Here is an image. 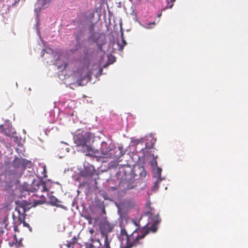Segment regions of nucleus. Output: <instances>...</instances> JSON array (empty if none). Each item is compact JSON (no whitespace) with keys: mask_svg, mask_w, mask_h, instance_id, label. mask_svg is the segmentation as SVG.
Here are the masks:
<instances>
[{"mask_svg":"<svg viewBox=\"0 0 248 248\" xmlns=\"http://www.w3.org/2000/svg\"><path fill=\"white\" fill-rule=\"evenodd\" d=\"M105 237L104 247V248H110V243L111 240H109L108 235L103 236Z\"/></svg>","mask_w":248,"mask_h":248,"instance_id":"9d476101","label":"nucleus"},{"mask_svg":"<svg viewBox=\"0 0 248 248\" xmlns=\"http://www.w3.org/2000/svg\"><path fill=\"white\" fill-rule=\"evenodd\" d=\"M20 244H21V242H19L18 244H17V246H19L20 245Z\"/></svg>","mask_w":248,"mask_h":248,"instance_id":"c85d7f7f","label":"nucleus"},{"mask_svg":"<svg viewBox=\"0 0 248 248\" xmlns=\"http://www.w3.org/2000/svg\"><path fill=\"white\" fill-rule=\"evenodd\" d=\"M146 207L147 210L145 215L151 218L153 222L150 227L147 228L146 226H144L141 230H139L138 232L136 231V235L143 230H147L148 233L150 232L153 233L155 232L157 230L158 225L161 221V219L158 214L155 215V209L151 207L150 203H148L146 204Z\"/></svg>","mask_w":248,"mask_h":248,"instance_id":"7ed1b4c3","label":"nucleus"},{"mask_svg":"<svg viewBox=\"0 0 248 248\" xmlns=\"http://www.w3.org/2000/svg\"><path fill=\"white\" fill-rule=\"evenodd\" d=\"M113 228V225L108 221H104L101 223L99 226V230L102 236L108 235V234L112 231Z\"/></svg>","mask_w":248,"mask_h":248,"instance_id":"39448f33","label":"nucleus"},{"mask_svg":"<svg viewBox=\"0 0 248 248\" xmlns=\"http://www.w3.org/2000/svg\"><path fill=\"white\" fill-rule=\"evenodd\" d=\"M54 206H56V207H63V206L60 204V202H53V205Z\"/></svg>","mask_w":248,"mask_h":248,"instance_id":"4468645a","label":"nucleus"},{"mask_svg":"<svg viewBox=\"0 0 248 248\" xmlns=\"http://www.w3.org/2000/svg\"><path fill=\"white\" fill-rule=\"evenodd\" d=\"M95 241L94 239L93 238H91V242L93 243Z\"/></svg>","mask_w":248,"mask_h":248,"instance_id":"393cba45","label":"nucleus"},{"mask_svg":"<svg viewBox=\"0 0 248 248\" xmlns=\"http://www.w3.org/2000/svg\"><path fill=\"white\" fill-rule=\"evenodd\" d=\"M91 139V133L88 132H82L78 134L75 138V143L79 147L81 148V151L83 153H86L87 156H92L90 153L91 152L94 154H99V151L93 148L90 145H88L87 143L89 142Z\"/></svg>","mask_w":248,"mask_h":248,"instance_id":"f257e3e1","label":"nucleus"},{"mask_svg":"<svg viewBox=\"0 0 248 248\" xmlns=\"http://www.w3.org/2000/svg\"><path fill=\"white\" fill-rule=\"evenodd\" d=\"M122 149L123 148L121 147L114 148L113 144L108 145L107 142L103 141L100 148V155L99 156L103 158H111L117 160L124 154Z\"/></svg>","mask_w":248,"mask_h":248,"instance_id":"f03ea898","label":"nucleus"},{"mask_svg":"<svg viewBox=\"0 0 248 248\" xmlns=\"http://www.w3.org/2000/svg\"><path fill=\"white\" fill-rule=\"evenodd\" d=\"M136 232L135 231L131 235L127 236L126 245L122 248H131L133 247H136L138 245L142 244L143 242L141 240L148 234V231L147 230H143L137 235H136Z\"/></svg>","mask_w":248,"mask_h":248,"instance_id":"20e7f679","label":"nucleus"},{"mask_svg":"<svg viewBox=\"0 0 248 248\" xmlns=\"http://www.w3.org/2000/svg\"><path fill=\"white\" fill-rule=\"evenodd\" d=\"M161 14H160L158 15V16L160 17L161 16Z\"/></svg>","mask_w":248,"mask_h":248,"instance_id":"2f4dec72","label":"nucleus"},{"mask_svg":"<svg viewBox=\"0 0 248 248\" xmlns=\"http://www.w3.org/2000/svg\"><path fill=\"white\" fill-rule=\"evenodd\" d=\"M24 226H25V227H27V228H29V230H30V232H31V231H32V229H31V228L30 227V225H29L28 223H26V222H24Z\"/></svg>","mask_w":248,"mask_h":248,"instance_id":"a211bd4d","label":"nucleus"},{"mask_svg":"<svg viewBox=\"0 0 248 248\" xmlns=\"http://www.w3.org/2000/svg\"><path fill=\"white\" fill-rule=\"evenodd\" d=\"M112 153H113V154H119V153H118V152H115V151H113V152H112Z\"/></svg>","mask_w":248,"mask_h":248,"instance_id":"a878e982","label":"nucleus"},{"mask_svg":"<svg viewBox=\"0 0 248 248\" xmlns=\"http://www.w3.org/2000/svg\"><path fill=\"white\" fill-rule=\"evenodd\" d=\"M96 241H97L98 242L100 243V241H99V239H97V240H96Z\"/></svg>","mask_w":248,"mask_h":248,"instance_id":"7c9ffc66","label":"nucleus"},{"mask_svg":"<svg viewBox=\"0 0 248 248\" xmlns=\"http://www.w3.org/2000/svg\"><path fill=\"white\" fill-rule=\"evenodd\" d=\"M93 173V170H88L87 169H85L84 172V176L87 177L92 176Z\"/></svg>","mask_w":248,"mask_h":248,"instance_id":"9b49d317","label":"nucleus"},{"mask_svg":"<svg viewBox=\"0 0 248 248\" xmlns=\"http://www.w3.org/2000/svg\"><path fill=\"white\" fill-rule=\"evenodd\" d=\"M152 155H153V158H154V160L153 161V163H155V165L156 166H157V161L156 160V158H157V156L156 155V156H155L154 155H153V154Z\"/></svg>","mask_w":248,"mask_h":248,"instance_id":"dca6fc26","label":"nucleus"},{"mask_svg":"<svg viewBox=\"0 0 248 248\" xmlns=\"http://www.w3.org/2000/svg\"><path fill=\"white\" fill-rule=\"evenodd\" d=\"M88 247L89 248H94V246L92 243H90L88 245Z\"/></svg>","mask_w":248,"mask_h":248,"instance_id":"412c9836","label":"nucleus"},{"mask_svg":"<svg viewBox=\"0 0 248 248\" xmlns=\"http://www.w3.org/2000/svg\"><path fill=\"white\" fill-rule=\"evenodd\" d=\"M71 243L68 244L67 245V247H68V248H70V247H71Z\"/></svg>","mask_w":248,"mask_h":248,"instance_id":"cd10ccee","label":"nucleus"},{"mask_svg":"<svg viewBox=\"0 0 248 248\" xmlns=\"http://www.w3.org/2000/svg\"><path fill=\"white\" fill-rule=\"evenodd\" d=\"M155 23L154 22H152L151 23L149 24V25H155Z\"/></svg>","mask_w":248,"mask_h":248,"instance_id":"bb28decb","label":"nucleus"},{"mask_svg":"<svg viewBox=\"0 0 248 248\" xmlns=\"http://www.w3.org/2000/svg\"><path fill=\"white\" fill-rule=\"evenodd\" d=\"M122 42L123 44V46H120V47L119 48V49L121 50H122L123 49V46H124L126 44V43L123 37H122Z\"/></svg>","mask_w":248,"mask_h":248,"instance_id":"2eb2a0df","label":"nucleus"},{"mask_svg":"<svg viewBox=\"0 0 248 248\" xmlns=\"http://www.w3.org/2000/svg\"><path fill=\"white\" fill-rule=\"evenodd\" d=\"M13 227H14V230L16 231L17 228V226L14 224Z\"/></svg>","mask_w":248,"mask_h":248,"instance_id":"b1692460","label":"nucleus"},{"mask_svg":"<svg viewBox=\"0 0 248 248\" xmlns=\"http://www.w3.org/2000/svg\"><path fill=\"white\" fill-rule=\"evenodd\" d=\"M51 0H42V6L43 8H46L51 2Z\"/></svg>","mask_w":248,"mask_h":248,"instance_id":"f8f14e48","label":"nucleus"},{"mask_svg":"<svg viewBox=\"0 0 248 248\" xmlns=\"http://www.w3.org/2000/svg\"><path fill=\"white\" fill-rule=\"evenodd\" d=\"M6 220H7V219L6 218L5 220V222H6ZM12 227V226L9 225L8 223H5V228L8 230H10Z\"/></svg>","mask_w":248,"mask_h":248,"instance_id":"f3484780","label":"nucleus"},{"mask_svg":"<svg viewBox=\"0 0 248 248\" xmlns=\"http://www.w3.org/2000/svg\"><path fill=\"white\" fill-rule=\"evenodd\" d=\"M15 216L14 215L13 216V219L14 220L15 219Z\"/></svg>","mask_w":248,"mask_h":248,"instance_id":"c756f323","label":"nucleus"},{"mask_svg":"<svg viewBox=\"0 0 248 248\" xmlns=\"http://www.w3.org/2000/svg\"><path fill=\"white\" fill-rule=\"evenodd\" d=\"M145 148L152 149L154 147L156 139L152 135L146 136L145 138Z\"/></svg>","mask_w":248,"mask_h":248,"instance_id":"423d86ee","label":"nucleus"},{"mask_svg":"<svg viewBox=\"0 0 248 248\" xmlns=\"http://www.w3.org/2000/svg\"><path fill=\"white\" fill-rule=\"evenodd\" d=\"M37 188L35 189L36 190H40L41 192H46L47 191L46 185L43 181H40L37 184Z\"/></svg>","mask_w":248,"mask_h":248,"instance_id":"6e6552de","label":"nucleus"},{"mask_svg":"<svg viewBox=\"0 0 248 248\" xmlns=\"http://www.w3.org/2000/svg\"><path fill=\"white\" fill-rule=\"evenodd\" d=\"M157 185H158V182H157V181H155V183H154V188L155 189H157V188H158V186H157Z\"/></svg>","mask_w":248,"mask_h":248,"instance_id":"6ab92c4d","label":"nucleus"},{"mask_svg":"<svg viewBox=\"0 0 248 248\" xmlns=\"http://www.w3.org/2000/svg\"><path fill=\"white\" fill-rule=\"evenodd\" d=\"M53 202H61L56 198L52 196L50 198V203H51V205H53Z\"/></svg>","mask_w":248,"mask_h":248,"instance_id":"ddd939ff","label":"nucleus"},{"mask_svg":"<svg viewBox=\"0 0 248 248\" xmlns=\"http://www.w3.org/2000/svg\"><path fill=\"white\" fill-rule=\"evenodd\" d=\"M176 0H170V2L172 3L171 5L170 6V8H171L173 6V2H174Z\"/></svg>","mask_w":248,"mask_h":248,"instance_id":"5701e85b","label":"nucleus"},{"mask_svg":"<svg viewBox=\"0 0 248 248\" xmlns=\"http://www.w3.org/2000/svg\"><path fill=\"white\" fill-rule=\"evenodd\" d=\"M139 175L141 179H142L146 175V171L143 167H140L139 168Z\"/></svg>","mask_w":248,"mask_h":248,"instance_id":"1a4fd4ad","label":"nucleus"},{"mask_svg":"<svg viewBox=\"0 0 248 248\" xmlns=\"http://www.w3.org/2000/svg\"><path fill=\"white\" fill-rule=\"evenodd\" d=\"M157 173L160 175L161 172V169L160 168H157Z\"/></svg>","mask_w":248,"mask_h":248,"instance_id":"4be33fe9","label":"nucleus"},{"mask_svg":"<svg viewBox=\"0 0 248 248\" xmlns=\"http://www.w3.org/2000/svg\"><path fill=\"white\" fill-rule=\"evenodd\" d=\"M89 232L92 235L94 233V231L93 229H90L89 230Z\"/></svg>","mask_w":248,"mask_h":248,"instance_id":"aec40b11","label":"nucleus"},{"mask_svg":"<svg viewBox=\"0 0 248 248\" xmlns=\"http://www.w3.org/2000/svg\"><path fill=\"white\" fill-rule=\"evenodd\" d=\"M84 69L83 68L79 69L78 70L76 76L77 78V81L79 82V84L81 85V82H82L85 77L86 76L84 74Z\"/></svg>","mask_w":248,"mask_h":248,"instance_id":"0eeeda50","label":"nucleus"}]
</instances>
